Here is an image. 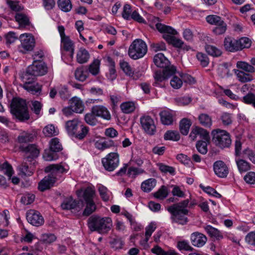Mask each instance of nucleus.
Segmentation results:
<instances>
[{
	"label": "nucleus",
	"instance_id": "nucleus-23",
	"mask_svg": "<svg viewBox=\"0 0 255 255\" xmlns=\"http://www.w3.org/2000/svg\"><path fill=\"white\" fill-rule=\"evenodd\" d=\"M69 104L74 112L81 114L84 111V105L80 98L77 97H73L69 101Z\"/></svg>",
	"mask_w": 255,
	"mask_h": 255
},
{
	"label": "nucleus",
	"instance_id": "nucleus-56",
	"mask_svg": "<svg viewBox=\"0 0 255 255\" xmlns=\"http://www.w3.org/2000/svg\"><path fill=\"white\" fill-rule=\"evenodd\" d=\"M6 2L10 8L13 11H20L23 9V7L19 4L18 1L6 0Z\"/></svg>",
	"mask_w": 255,
	"mask_h": 255
},
{
	"label": "nucleus",
	"instance_id": "nucleus-58",
	"mask_svg": "<svg viewBox=\"0 0 255 255\" xmlns=\"http://www.w3.org/2000/svg\"><path fill=\"white\" fill-rule=\"evenodd\" d=\"M174 101L178 106H185L191 102L192 99L189 96H183L175 98Z\"/></svg>",
	"mask_w": 255,
	"mask_h": 255
},
{
	"label": "nucleus",
	"instance_id": "nucleus-3",
	"mask_svg": "<svg viewBox=\"0 0 255 255\" xmlns=\"http://www.w3.org/2000/svg\"><path fill=\"white\" fill-rule=\"evenodd\" d=\"M10 112L20 121L29 119L26 102L22 99L15 98L12 99L10 104Z\"/></svg>",
	"mask_w": 255,
	"mask_h": 255
},
{
	"label": "nucleus",
	"instance_id": "nucleus-27",
	"mask_svg": "<svg viewBox=\"0 0 255 255\" xmlns=\"http://www.w3.org/2000/svg\"><path fill=\"white\" fill-rule=\"evenodd\" d=\"M205 230L208 235L212 238H214L217 240H221L223 238L222 233L217 229L215 228L211 225H207L204 227Z\"/></svg>",
	"mask_w": 255,
	"mask_h": 255
},
{
	"label": "nucleus",
	"instance_id": "nucleus-10",
	"mask_svg": "<svg viewBox=\"0 0 255 255\" xmlns=\"http://www.w3.org/2000/svg\"><path fill=\"white\" fill-rule=\"evenodd\" d=\"M102 164L105 169L112 171L117 168L119 164V156L117 153L111 152L102 159Z\"/></svg>",
	"mask_w": 255,
	"mask_h": 255
},
{
	"label": "nucleus",
	"instance_id": "nucleus-24",
	"mask_svg": "<svg viewBox=\"0 0 255 255\" xmlns=\"http://www.w3.org/2000/svg\"><path fill=\"white\" fill-rule=\"evenodd\" d=\"M36 137L35 131L28 132L23 131L17 137V140L20 143L32 142Z\"/></svg>",
	"mask_w": 255,
	"mask_h": 255
},
{
	"label": "nucleus",
	"instance_id": "nucleus-15",
	"mask_svg": "<svg viewBox=\"0 0 255 255\" xmlns=\"http://www.w3.org/2000/svg\"><path fill=\"white\" fill-rule=\"evenodd\" d=\"M57 180V177L56 176H52L49 174L39 182L38 186V190L41 192H43L50 189L53 186Z\"/></svg>",
	"mask_w": 255,
	"mask_h": 255
},
{
	"label": "nucleus",
	"instance_id": "nucleus-4",
	"mask_svg": "<svg viewBox=\"0 0 255 255\" xmlns=\"http://www.w3.org/2000/svg\"><path fill=\"white\" fill-rule=\"evenodd\" d=\"M65 127L69 135L75 136L79 139H83L88 132V128L80 125V121L77 119L67 121Z\"/></svg>",
	"mask_w": 255,
	"mask_h": 255
},
{
	"label": "nucleus",
	"instance_id": "nucleus-43",
	"mask_svg": "<svg viewBox=\"0 0 255 255\" xmlns=\"http://www.w3.org/2000/svg\"><path fill=\"white\" fill-rule=\"evenodd\" d=\"M49 148L54 152H59L62 149L61 144L58 138H52L49 142Z\"/></svg>",
	"mask_w": 255,
	"mask_h": 255
},
{
	"label": "nucleus",
	"instance_id": "nucleus-32",
	"mask_svg": "<svg viewBox=\"0 0 255 255\" xmlns=\"http://www.w3.org/2000/svg\"><path fill=\"white\" fill-rule=\"evenodd\" d=\"M235 73L237 76L238 80L242 83H246L253 80V76L249 73H245L243 71L234 70Z\"/></svg>",
	"mask_w": 255,
	"mask_h": 255
},
{
	"label": "nucleus",
	"instance_id": "nucleus-52",
	"mask_svg": "<svg viewBox=\"0 0 255 255\" xmlns=\"http://www.w3.org/2000/svg\"><path fill=\"white\" fill-rule=\"evenodd\" d=\"M168 191L166 186H162L161 188L156 192L154 193L155 198L163 200L168 195Z\"/></svg>",
	"mask_w": 255,
	"mask_h": 255
},
{
	"label": "nucleus",
	"instance_id": "nucleus-11",
	"mask_svg": "<svg viewBox=\"0 0 255 255\" xmlns=\"http://www.w3.org/2000/svg\"><path fill=\"white\" fill-rule=\"evenodd\" d=\"M19 38L21 42V47L23 49V51L21 50L23 53H25L27 51H31L33 50L35 45V41L34 37L31 34H21Z\"/></svg>",
	"mask_w": 255,
	"mask_h": 255
},
{
	"label": "nucleus",
	"instance_id": "nucleus-53",
	"mask_svg": "<svg viewBox=\"0 0 255 255\" xmlns=\"http://www.w3.org/2000/svg\"><path fill=\"white\" fill-rule=\"evenodd\" d=\"M177 247L180 251H192L194 250L190 245L189 242L185 240L178 241L177 242Z\"/></svg>",
	"mask_w": 255,
	"mask_h": 255
},
{
	"label": "nucleus",
	"instance_id": "nucleus-26",
	"mask_svg": "<svg viewBox=\"0 0 255 255\" xmlns=\"http://www.w3.org/2000/svg\"><path fill=\"white\" fill-rule=\"evenodd\" d=\"M61 46L64 50L70 52V57L71 58H73L74 53V43L68 36L64 38H63V39H61Z\"/></svg>",
	"mask_w": 255,
	"mask_h": 255
},
{
	"label": "nucleus",
	"instance_id": "nucleus-2",
	"mask_svg": "<svg viewBox=\"0 0 255 255\" xmlns=\"http://www.w3.org/2000/svg\"><path fill=\"white\" fill-rule=\"evenodd\" d=\"M88 227L92 231L107 234L112 227V221L109 217L101 218L92 216L88 219Z\"/></svg>",
	"mask_w": 255,
	"mask_h": 255
},
{
	"label": "nucleus",
	"instance_id": "nucleus-6",
	"mask_svg": "<svg viewBox=\"0 0 255 255\" xmlns=\"http://www.w3.org/2000/svg\"><path fill=\"white\" fill-rule=\"evenodd\" d=\"M47 73V67L45 63L35 62L27 67L23 78L25 80H30L32 78L35 79L36 76H42Z\"/></svg>",
	"mask_w": 255,
	"mask_h": 255
},
{
	"label": "nucleus",
	"instance_id": "nucleus-38",
	"mask_svg": "<svg viewBox=\"0 0 255 255\" xmlns=\"http://www.w3.org/2000/svg\"><path fill=\"white\" fill-rule=\"evenodd\" d=\"M70 209L72 212H78L80 211L84 206V202L82 200H75L71 198Z\"/></svg>",
	"mask_w": 255,
	"mask_h": 255
},
{
	"label": "nucleus",
	"instance_id": "nucleus-35",
	"mask_svg": "<svg viewBox=\"0 0 255 255\" xmlns=\"http://www.w3.org/2000/svg\"><path fill=\"white\" fill-rule=\"evenodd\" d=\"M57 4L59 8L64 12H69L72 8L70 0H58Z\"/></svg>",
	"mask_w": 255,
	"mask_h": 255
},
{
	"label": "nucleus",
	"instance_id": "nucleus-57",
	"mask_svg": "<svg viewBox=\"0 0 255 255\" xmlns=\"http://www.w3.org/2000/svg\"><path fill=\"white\" fill-rule=\"evenodd\" d=\"M132 11L131 6L128 4H125L122 13L123 17L126 20H130Z\"/></svg>",
	"mask_w": 255,
	"mask_h": 255
},
{
	"label": "nucleus",
	"instance_id": "nucleus-30",
	"mask_svg": "<svg viewBox=\"0 0 255 255\" xmlns=\"http://www.w3.org/2000/svg\"><path fill=\"white\" fill-rule=\"evenodd\" d=\"M109 244L112 248L116 250L123 248L124 245V242L121 238L115 236L110 237Z\"/></svg>",
	"mask_w": 255,
	"mask_h": 255
},
{
	"label": "nucleus",
	"instance_id": "nucleus-61",
	"mask_svg": "<svg viewBox=\"0 0 255 255\" xmlns=\"http://www.w3.org/2000/svg\"><path fill=\"white\" fill-rule=\"evenodd\" d=\"M196 57L198 61H200V64L203 67H206L208 66L209 63V60L208 56L205 54L199 52L197 54Z\"/></svg>",
	"mask_w": 255,
	"mask_h": 255
},
{
	"label": "nucleus",
	"instance_id": "nucleus-25",
	"mask_svg": "<svg viewBox=\"0 0 255 255\" xmlns=\"http://www.w3.org/2000/svg\"><path fill=\"white\" fill-rule=\"evenodd\" d=\"M20 149L26 154H29V155H27V158L36 157L39 154V150L36 146L33 144H30L26 146H21Z\"/></svg>",
	"mask_w": 255,
	"mask_h": 255
},
{
	"label": "nucleus",
	"instance_id": "nucleus-8",
	"mask_svg": "<svg viewBox=\"0 0 255 255\" xmlns=\"http://www.w3.org/2000/svg\"><path fill=\"white\" fill-rule=\"evenodd\" d=\"M206 19L209 23L216 25L213 29V32L215 34H223L227 30V24L219 16L216 15H209L206 17Z\"/></svg>",
	"mask_w": 255,
	"mask_h": 255
},
{
	"label": "nucleus",
	"instance_id": "nucleus-49",
	"mask_svg": "<svg viewBox=\"0 0 255 255\" xmlns=\"http://www.w3.org/2000/svg\"><path fill=\"white\" fill-rule=\"evenodd\" d=\"M209 141L199 140L196 145L198 151L201 154H205L207 152V145Z\"/></svg>",
	"mask_w": 255,
	"mask_h": 255
},
{
	"label": "nucleus",
	"instance_id": "nucleus-16",
	"mask_svg": "<svg viewBox=\"0 0 255 255\" xmlns=\"http://www.w3.org/2000/svg\"><path fill=\"white\" fill-rule=\"evenodd\" d=\"M190 240L193 246L197 248H201L206 244L207 238L203 234L196 232L191 234Z\"/></svg>",
	"mask_w": 255,
	"mask_h": 255
},
{
	"label": "nucleus",
	"instance_id": "nucleus-19",
	"mask_svg": "<svg viewBox=\"0 0 255 255\" xmlns=\"http://www.w3.org/2000/svg\"><path fill=\"white\" fill-rule=\"evenodd\" d=\"M153 62L156 66L164 69H167L172 66L170 65V62L167 58L161 53H157L154 56Z\"/></svg>",
	"mask_w": 255,
	"mask_h": 255
},
{
	"label": "nucleus",
	"instance_id": "nucleus-59",
	"mask_svg": "<svg viewBox=\"0 0 255 255\" xmlns=\"http://www.w3.org/2000/svg\"><path fill=\"white\" fill-rule=\"evenodd\" d=\"M86 203V207L83 212L84 216H89L93 212H94L96 210V205L94 202H87Z\"/></svg>",
	"mask_w": 255,
	"mask_h": 255
},
{
	"label": "nucleus",
	"instance_id": "nucleus-29",
	"mask_svg": "<svg viewBox=\"0 0 255 255\" xmlns=\"http://www.w3.org/2000/svg\"><path fill=\"white\" fill-rule=\"evenodd\" d=\"M77 61L79 63L83 64L88 62L90 58L88 51L84 48H81L77 53Z\"/></svg>",
	"mask_w": 255,
	"mask_h": 255
},
{
	"label": "nucleus",
	"instance_id": "nucleus-44",
	"mask_svg": "<svg viewBox=\"0 0 255 255\" xmlns=\"http://www.w3.org/2000/svg\"><path fill=\"white\" fill-rule=\"evenodd\" d=\"M42 132L44 135L47 137H51L58 134V131L56 130L55 127L52 125L45 127Z\"/></svg>",
	"mask_w": 255,
	"mask_h": 255
},
{
	"label": "nucleus",
	"instance_id": "nucleus-20",
	"mask_svg": "<svg viewBox=\"0 0 255 255\" xmlns=\"http://www.w3.org/2000/svg\"><path fill=\"white\" fill-rule=\"evenodd\" d=\"M91 112L96 117H100L109 120L111 119V115L108 109L104 106L99 105L93 106Z\"/></svg>",
	"mask_w": 255,
	"mask_h": 255
},
{
	"label": "nucleus",
	"instance_id": "nucleus-37",
	"mask_svg": "<svg viewBox=\"0 0 255 255\" xmlns=\"http://www.w3.org/2000/svg\"><path fill=\"white\" fill-rule=\"evenodd\" d=\"M200 124L206 128H210L212 124L211 118L207 114H200L198 117Z\"/></svg>",
	"mask_w": 255,
	"mask_h": 255
},
{
	"label": "nucleus",
	"instance_id": "nucleus-64",
	"mask_svg": "<svg viewBox=\"0 0 255 255\" xmlns=\"http://www.w3.org/2000/svg\"><path fill=\"white\" fill-rule=\"evenodd\" d=\"M183 84L182 80L176 76H174L170 80L171 87L175 89L180 88Z\"/></svg>",
	"mask_w": 255,
	"mask_h": 255
},
{
	"label": "nucleus",
	"instance_id": "nucleus-7",
	"mask_svg": "<svg viewBox=\"0 0 255 255\" xmlns=\"http://www.w3.org/2000/svg\"><path fill=\"white\" fill-rule=\"evenodd\" d=\"M147 50L146 43L140 39H136L129 46L128 53L131 58L136 60L142 57L146 53Z\"/></svg>",
	"mask_w": 255,
	"mask_h": 255
},
{
	"label": "nucleus",
	"instance_id": "nucleus-40",
	"mask_svg": "<svg viewBox=\"0 0 255 255\" xmlns=\"http://www.w3.org/2000/svg\"><path fill=\"white\" fill-rule=\"evenodd\" d=\"M113 146H114V142L111 139L103 141H97L95 143L96 147L101 150H104Z\"/></svg>",
	"mask_w": 255,
	"mask_h": 255
},
{
	"label": "nucleus",
	"instance_id": "nucleus-45",
	"mask_svg": "<svg viewBox=\"0 0 255 255\" xmlns=\"http://www.w3.org/2000/svg\"><path fill=\"white\" fill-rule=\"evenodd\" d=\"M164 138L165 140L178 141L179 140L180 136L177 131L168 130L164 134Z\"/></svg>",
	"mask_w": 255,
	"mask_h": 255
},
{
	"label": "nucleus",
	"instance_id": "nucleus-54",
	"mask_svg": "<svg viewBox=\"0 0 255 255\" xmlns=\"http://www.w3.org/2000/svg\"><path fill=\"white\" fill-rule=\"evenodd\" d=\"M238 40L240 51L244 48H248L251 46L252 41L248 37H242Z\"/></svg>",
	"mask_w": 255,
	"mask_h": 255
},
{
	"label": "nucleus",
	"instance_id": "nucleus-63",
	"mask_svg": "<svg viewBox=\"0 0 255 255\" xmlns=\"http://www.w3.org/2000/svg\"><path fill=\"white\" fill-rule=\"evenodd\" d=\"M95 191L91 188H87L84 192V199L86 202H93Z\"/></svg>",
	"mask_w": 255,
	"mask_h": 255
},
{
	"label": "nucleus",
	"instance_id": "nucleus-17",
	"mask_svg": "<svg viewBox=\"0 0 255 255\" xmlns=\"http://www.w3.org/2000/svg\"><path fill=\"white\" fill-rule=\"evenodd\" d=\"M215 173L219 177H226L229 173L228 168L226 164L221 160L216 161L213 165Z\"/></svg>",
	"mask_w": 255,
	"mask_h": 255
},
{
	"label": "nucleus",
	"instance_id": "nucleus-28",
	"mask_svg": "<svg viewBox=\"0 0 255 255\" xmlns=\"http://www.w3.org/2000/svg\"><path fill=\"white\" fill-rule=\"evenodd\" d=\"M160 120L161 123L164 125H172L173 122V117L172 114L167 111H164L160 113Z\"/></svg>",
	"mask_w": 255,
	"mask_h": 255
},
{
	"label": "nucleus",
	"instance_id": "nucleus-36",
	"mask_svg": "<svg viewBox=\"0 0 255 255\" xmlns=\"http://www.w3.org/2000/svg\"><path fill=\"white\" fill-rule=\"evenodd\" d=\"M237 67L248 73H254L255 67L251 64L245 61H238L237 63Z\"/></svg>",
	"mask_w": 255,
	"mask_h": 255
},
{
	"label": "nucleus",
	"instance_id": "nucleus-18",
	"mask_svg": "<svg viewBox=\"0 0 255 255\" xmlns=\"http://www.w3.org/2000/svg\"><path fill=\"white\" fill-rule=\"evenodd\" d=\"M152 21L157 23L155 24L156 29L161 33H170L171 35H175L177 34L176 31L172 27L163 24L158 22L159 18L150 15L149 18Z\"/></svg>",
	"mask_w": 255,
	"mask_h": 255
},
{
	"label": "nucleus",
	"instance_id": "nucleus-12",
	"mask_svg": "<svg viewBox=\"0 0 255 255\" xmlns=\"http://www.w3.org/2000/svg\"><path fill=\"white\" fill-rule=\"evenodd\" d=\"M69 169L67 165H64L62 163L50 164L46 167L45 171L50 172L52 176H56L58 179L61 176V174L67 173Z\"/></svg>",
	"mask_w": 255,
	"mask_h": 255
},
{
	"label": "nucleus",
	"instance_id": "nucleus-9",
	"mask_svg": "<svg viewBox=\"0 0 255 255\" xmlns=\"http://www.w3.org/2000/svg\"><path fill=\"white\" fill-rule=\"evenodd\" d=\"M176 72V68L174 66H171L167 69H163L162 71H156L154 75L155 82L153 84L154 86H157L159 83L168 79L174 75Z\"/></svg>",
	"mask_w": 255,
	"mask_h": 255
},
{
	"label": "nucleus",
	"instance_id": "nucleus-34",
	"mask_svg": "<svg viewBox=\"0 0 255 255\" xmlns=\"http://www.w3.org/2000/svg\"><path fill=\"white\" fill-rule=\"evenodd\" d=\"M191 126V121L188 119H183L180 122V131L183 135H187L188 133L189 128Z\"/></svg>",
	"mask_w": 255,
	"mask_h": 255
},
{
	"label": "nucleus",
	"instance_id": "nucleus-1",
	"mask_svg": "<svg viewBox=\"0 0 255 255\" xmlns=\"http://www.w3.org/2000/svg\"><path fill=\"white\" fill-rule=\"evenodd\" d=\"M188 199L184 200L180 202L174 204L167 208V210L170 213V219L172 223H176L184 225L188 222L186 217L189 213L187 207L189 204Z\"/></svg>",
	"mask_w": 255,
	"mask_h": 255
},
{
	"label": "nucleus",
	"instance_id": "nucleus-51",
	"mask_svg": "<svg viewBox=\"0 0 255 255\" xmlns=\"http://www.w3.org/2000/svg\"><path fill=\"white\" fill-rule=\"evenodd\" d=\"M220 120L224 126H228L232 124L233 117L232 114L230 113H223L220 117Z\"/></svg>",
	"mask_w": 255,
	"mask_h": 255
},
{
	"label": "nucleus",
	"instance_id": "nucleus-62",
	"mask_svg": "<svg viewBox=\"0 0 255 255\" xmlns=\"http://www.w3.org/2000/svg\"><path fill=\"white\" fill-rule=\"evenodd\" d=\"M0 169L4 170V174L9 178L11 177L13 174L12 168L7 162H5L1 164H0Z\"/></svg>",
	"mask_w": 255,
	"mask_h": 255
},
{
	"label": "nucleus",
	"instance_id": "nucleus-60",
	"mask_svg": "<svg viewBox=\"0 0 255 255\" xmlns=\"http://www.w3.org/2000/svg\"><path fill=\"white\" fill-rule=\"evenodd\" d=\"M35 199V195L31 193H26L21 198V202L24 205H29Z\"/></svg>",
	"mask_w": 255,
	"mask_h": 255
},
{
	"label": "nucleus",
	"instance_id": "nucleus-31",
	"mask_svg": "<svg viewBox=\"0 0 255 255\" xmlns=\"http://www.w3.org/2000/svg\"><path fill=\"white\" fill-rule=\"evenodd\" d=\"M156 180L154 178H149L143 181L141 185V189L145 192H149L156 185Z\"/></svg>",
	"mask_w": 255,
	"mask_h": 255
},
{
	"label": "nucleus",
	"instance_id": "nucleus-13",
	"mask_svg": "<svg viewBox=\"0 0 255 255\" xmlns=\"http://www.w3.org/2000/svg\"><path fill=\"white\" fill-rule=\"evenodd\" d=\"M141 127L144 131L149 135H153L156 132V127L153 120L149 116H143L140 119Z\"/></svg>",
	"mask_w": 255,
	"mask_h": 255
},
{
	"label": "nucleus",
	"instance_id": "nucleus-14",
	"mask_svg": "<svg viewBox=\"0 0 255 255\" xmlns=\"http://www.w3.org/2000/svg\"><path fill=\"white\" fill-rule=\"evenodd\" d=\"M26 219L30 224L36 227L41 226L44 222L40 213L34 210H30L27 212Z\"/></svg>",
	"mask_w": 255,
	"mask_h": 255
},
{
	"label": "nucleus",
	"instance_id": "nucleus-21",
	"mask_svg": "<svg viewBox=\"0 0 255 255\" xmlns=\"http://www.w3.org/2000/svg\"><path fill=\"white\" fill-rule=\"evenodd\" d=\"M224 45L226 50L235 52L240 51L238 39L231 37H226L224 39Z\"/></svg>",
	"mask_w": 255,
	"mask_h": 255
},
{
	"label": "nucleus",
	"instance_id": "nucleus-39",
	"mask_svg": "<svg viewBox=\"0 0 255 255\" xmlns=\"http://www.w3.org/2000/svg\"><path fill=\"white\" fill-rule=\"evenodd\" d=\"M205 49L206 52L213 57H219L222 54L221 50L213 45H207Z\"/></svg>",
	"mask_w": 255,
	"mask_h": 255
},
{
	"label": "nucleus",
	"instance_id": "nucleus-42",
	"mask_svg": "<svg viewBox=\"0 0 255 255\" xmlns=\"http://www.w3.org/2000/svg\"><path fill=\"white\" fill-rule=\"evenodd\" d=\"M151 252L157 255H178V254L173 250L165 252L158 246H155L152 248Z\"/></svg>",
	"mask_w": 255,
	"mask_h": 255
},
{
	"label": "nucleus",
	"instance_id": "nucleus-41",
	"mask_svg": "<svg viewBox=\"0 0 255 255\" xmlns=\"http://www.w3.org/2000/svg\"><path fill=\"white\" fill-rule=\"evenodd\" d=\"M120 108L122 112L125 114H129L133 112L135 109L134 103L128 102L123 103L121 105Z\"/></svg>",
	"mask_w": 255,
	"mask_h": 255
},
{
	"label": "nucleus",
	"instance_id": "nucleus-55",
	"mask_svg": "<svg viewBox=\"0 0 255 255\" xmlns=\"http://www.w3.org/2000/svg\"><path fill=\"white\" fill-rule=\"evenodd\" d=\"M236 163L240 172H246L250 169L249 163L243 159L236 160Z\"/></svg>",
	"mask_w": 255,
	"mask_h": 255
},
{
	"label": "nucleus",
	"instance_id": "nucleus-48",
	"mask_svg": "<svg viewBox=\"0 0 255 255\" xmlns=\"http://www.w3.org/2000/svg\"><path fill=\"white\" fill-rule=\"evenodd\" d=\"M100 61L98 59H95L89 66V70L93 75H97L99 72Z\"/></svg>",
	"mask_w": 255,
	"mask_h": 255
},
{
	"label": "nucleus",
	"instance_id": "nucleus-5",
	"mask_svg": "<svg viewBox=\"0 0 255 255\" xmlns=\"http://www.w3.org/2000/svg\"><path fill=\"white\" fill-rule=\"evenodd\" d=\"M212 141L215 145L221 148L229 147L232 140L230 133L226 130L219 128L214 129L211 132Z\"/></svg>",
	"mask_w": 255,
	"mask_h": 255
},
{
	"label": "nucleus",
	"instance_id": "nucleus-50",
	"mask_svg": "<svg viewBox=\"0 0 255 255\" xmlns=\"http://www.w3.org/2000/svg\"><path fill=\"white\" fill-rule=\"evenodd\" d=\"M57 152H54L50 148L46 149L44 150V152L43 155V157L45 160L46 161H52L55 160L57 158L56 154Z\"/></svg>",
	"mask_w": 255,
	"mask_h": 255
},
{
	"label": "nucleus",
	"instance_id": "nucleus-46",
	"mask_svg": "<svg viewBox=\"0 0 255 255\" xmlns=\"http://www.w3.org/2000/svg\"><path fill=\"white\" fill-rule=\"evenodd\" d=\"M157 165L162 173H169L171 175H174L175 173V170L173 167L166 165L162 163H158Z\"/></svg>",
	"mask_w": 255,
	"mask_h": 255
},
{
	"label": "nucleus",
	"instance_id": "nucleus-47",
	"mask_svg": "<svg viewBox=\"0 0 255 255\" xmlns=\"http://www.w3.org/2000/svg\"><path fill=\"white\" fill-rule=\"evenodd\" d=\"M88 76L87 71L83 70V67L77 68L75 72V77L76 79L80 81H84Z\"/></svg>",
	"mask_w": 255,
	"mask_h": 255
},
{
	"label": "nucleus",
	"instance_id": "nucleus-33",
	"mask_svg": "<svg viewBox=\"0 0 255 255\" xmlns=\"http://www.w3.org/2000/svg\"><path fill=\"white\" fill-rule=\"evenodd\" d=\"M15 18L21 27H25L26 25H28L30 24L29 18L23 13H17L15 14Z\"/></svg>",
	"mask_w": 255,
	"mask_h": 255
},
{
	"label": "nucleus",
	"instance_id": "nucleus-22",
	"mask_svg": "<svg viewBox=\"0 0 255 255\" xmlns=\"http://www.w3.org/2000/svg\"><path fill=\"white\" fill-rule=\"evenodd\" d=\"M34 80V78H32L30 80H25L23 88L27 91L35 94L41 91V86L38 83H33Z\"/></svg>",
	"mask_w": 255,
	"mask_h": 255
}]
</instances>
